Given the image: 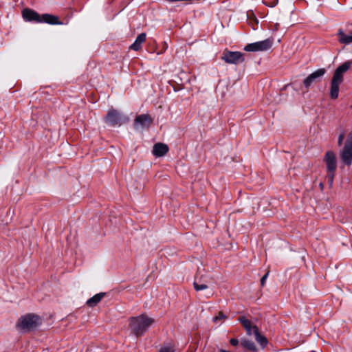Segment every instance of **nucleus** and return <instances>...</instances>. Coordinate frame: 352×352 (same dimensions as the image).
I'll list each match as a JSON object with an SVG mask.
<instances>
[{"instance_id":"f257e3e1","label":"nucleus","mask_w":352,"mask_h":352,"mask_svg":"<svg viewBox=\"0 0 352 352\" xmlns=\"http://www.w3.org/2000/svg\"><path fill=\"white\" fill-rule=\"evenodd\" d=\"M22 16L24 20L27 21H35L36 23H45L50 25H62L63 22H61L58 17L55 15H52L50 14H43L40 15L36 11L29 9L25 8L22 11Z\"/></svg>"},{"instance_id":"f03ea898","label":"nucleus","mask_w":352,"mask_h":352,"mask_svg":"<svg viewBox=\"0 0 352 352\" xmlns=\"http://www.w3.org/2000/svg\"><path fill=\"white\" fill-rule=\"evenodd\" d=\"M153 323L154 320L152 318L142 314L131 318L129 327L136 336H140L143 335Z\"/></svg>"},{"instance_id":"7ed1b4c3","label":"nucleus","mask_w":352,"mask_h":352,"mask_svg":"<svg viewBox=\"0 0 352 352\" xmlns=\"http://www.w3.org/2000/svg\"><path fill=\"white\" fill-rule=\"evenodd\" d=\"M41 324V319L38 316L28 314L22 316L17 322L16 327L23 331H30Z\"/></svg>"},{"instance_id":"20e7f679","label":"nucleus","mask_w":352,"mask_h":352,"mask_svg":"<svg viewBox=\"0 0 352 352\" xmlns=\"http://www.w3.org/2000/svg\"><path fill=\"white\" fill-rule=\"evenodd\" d=\"M351 66L352 60H346L336 69L332 76L331 88H339L343 81L344 74Z\"/></svg>"},{"instance_id":"39448f33","label":"nucleus","mask_w":352,"mask_h":352,"mask_svg":"<svg viewBox=\"0 0 352 352\" xmlns=\"http://www.w3.org/2000/svg\"><path fill=\"white\" fill-rule=\"evenodd\" d=\"M340 157L342 163L348 166L352 164V132L346 137L340 151Z\"/></svg>"},{"instance_id":"423d86ee","label":"nucleus","mask_w":352,"mask_h":352,"mask_svg":"<svg viewBox=\"0 0 352 352\" xmlns=\"http://www.w3.org/2000/svg\"><path fill=\"white\" fill-rule=\"evenodd\" d=\"M324 161L326 164L327 170L328 173L327 177L329 183L331 186L333 182L334 172L337 167L336 154L331 151H327L324 155Z\"/></svg>"},{"instance_id":"0eeeda50","label":"nucleus","mask_w":352,"mask_h":352,"mask_svg":"<svg viewBox=\"0 0 352 352\" xmlns=\"http://www.w3.org/2000/svg\"><path fill=\"white\" fill-rule=\"evenodd\" d=\"M273 44L272 38H267L265 40L248 44L244 50L247 52H258L267 51L270 50Z\"/></svg>"},{"instance_id":"6e6552de","label":"nucleus","mask_w":352,"mask_h":352,"mask_svg":"<svg viewBox=\"0 0 352 352\" xmlns=\"http://www.w3.org/2000/svg\"><path fill=\"white\" fill-rule=\"evenodd\" d=\"M226 63L229 64H239L245 60L244 55L240 52H232L224 50L221 58Z\"/></svg>"},{"instance_id":"1a4fd4ad","label":"nucleus","mask_w":352,"mask_h":352,"mask_svg":"<svg viewBox=\"0 0 352 352\" xmlns=\"http://www.w3.org/2000/svg\"><path fill=\"white\" fill-rule=\"evenodd\" d=\"M327 73L325 68H320L310 74L304 80L303 85L306 87H310L313 83L319 82Z\"/></svg>"},{"instance_id":"9d476101","label":"nucleus","mask_w":352,"mask_h":352,"mask_svg":"<svg viewBox=\"0 0 352 352\" xmlns=\"http://www.w3.org/2000/svg\"><path fill=\"white\" fill-rule=\"evenodd\" d=\"M152 123L151 118L146 114H142L136 117L134 122L135 129L148 128Z\"/></svg>"},{"instance_id":"9b49d317","label":"nucleus","mask_w":352,"mask_h":352,"mask_svg":"<svg viewBox=\"0 0 352 352\" xmlns=\"http://www.w3.org/2000/svg\"><path fill=\"white\" fill-rule=\"evenodd\" d=\"M121 120V115L113 109H110L104 118L105 122L111 126L120 124Z\"/></svg>"},{"instance_id":"f8f14e48","label":"nucleus","mask_w":352,"mask_h":352,"mask_svg":"<svg viewBox=\"0 0 352 352\" xmlns=\"http://www.w3.org/2000/svg\"><path fill=\"white\" fill-rule=\"evenodd\" d=\"M168 151V146L166 144L157 143L154 144L152 153L155 157H159L165 155Z\"/></svg>"},{"instance_id":"ddd939ff","label":"nucleus","mask_w":352,"mask_h":352,"mask_svg":"<svg viewBox=\"0 0 352 352\" xmlns=\"http://www.w3.org/2000/svg\"><path fill=\"white\" fill-rule=\"evenodd\" d=\"M239 320L242 324L249 336L252 334L254 335V328L258 329L256 326L252 325L251 322L245 317L239 318Z\"/></svg>"},{"instance_id":"4468645a","label":"nucleus","mask_w":352,"mask_h":352,"mask_svg":"<svg viewBox=\"0 0 352 352\" xmlns=\"http://www.w3.org/2000/svg\"><path fill=\"white\" fill-rule=\"evenodd\" d=\"M194 288L196 291H201L208 288L207 281L202 279L201 276H196L193 283Z\"/></svg>"},{"instance_id":"2eb2a0df","label":"nucleus","mask_w":352,"mask_h":352,"mask_svg":"<svg viewBox=\"0 0 352 352\" xmlns=\"http://www.w3.org/2000/svg\"><path fill=\"white\" fill-rule=\"evenodd\" d=\"M146 38V34L145 33L140 34L137 36L135 42L130 46V49L135 51H138L139 50H140L142 47V44L145 41Z\"/></svg>"},{"instance_id":"dca6fc26","label":"nucleus","mask_w":352,"mask_h":352,"mask_svg":"<svg viewBox=\"0 0 352 352\" xmlns=\"http://www.w3.org/2000/svg\"><path fill=\"white\" fill-rule=\"evenodd\" d=\"M338 35L339 36L338 41L340 43L348 45L352 43V32H351L349 34H346L342 30H339L338 32Z\"/></svg>"},{"instance_id":"f3484780","label":"nucleus","mask_w":352,"mask_h":352,"mask_svg":"<svg viewBox=\"0 0 352 352\" xmlns=\"http://www.w3.org/2000/svg\"><path fill=\"white\" fill-rule=\"evenodd\" d=\"M104 296V293H99L94 295L93 297L87 300V305L91 307L96 306L102 300Z\"/></svg>"},{"instance_id":"a211bd4d","label":"nucleus","mask_w":352,"mask_h":352,"mask_svg":"<svg viewBox=\"0 0 352 352\" xmlns=\"http://www.w3.org/2000/svg\"><path fill=\"white\" fill-rule=\"evenodd\" d=\"M254 337L256 341L261 344L263 347L265 346L267 344V338L262 336L258 329L254 328Z\"/></svg>"},{"instance_id":"6ab92c4d","label":"nucleus","mask_w":352,"mask_h":352,"mask_svg":"<svg viewBox=\"0 0 352 352\" xmlns=\"http://www.w3.org/2000/svg\"><path fill=\"white\" fill-rule=\"evenodd\" d=\"M241 344L243 347L247 348L250 351H254L256 350V347L252 341L245 340L241 342Z\"/></svg>"},{"instance_id":"aec40b11","label":"nucleus","mask_w":352,"mask_h":352,"mask_svg":"<svg viewBox=\"0 0 352 352\" xmlns=\"http://www.w3.org/2000/svg\"><path fill=\"white\" fill-rule=\"evenodd\" d=\"M339 95V89H331L330 97L332 99H336Z\"/></svg>"},{"instance_id":"412c9836","label":"nucleus","mask_w":352,"mask_h":352,"mask_svg":"<svg viewBox=\"0 0 352 352\" xmlns=\"http://www.w3.org/2000/svg\"><path fill=\"white\" fill-rule=\"evenodd\" d=\"M344 138V132H342L338 135V146H341L342 144Z\"/></svg>"},{"instance_id":"4be33fe9","label":"nucleus","mask_w":352,"mask_h":352,"mask_svg":"<svg viewBox=\"0 0 352 352\" xmlns=\"http://www.w3.org/2000/svg\"><path fill=\"white\" fill-rule=\"evenodd\" d=\"M159 352H174V349L171 346L164 347Z\"/></svg>"},{"instance_id":"5701e85b","label":"nucleus","mask_w":352,"mask_h":352,"mask_svg":"<svg viewBox=\"0 0 352 352\" xmlns=\"http://www.w3.org/2000/svg\"><path fill=\"white\" fill-rule=\"evenodd\" d=\"M225 318H226V316L222 312H219V315L217 316H216L215 318H214V321L216 322L218 320H221Z\"/></svg>"},{"instance_id":"b1692460","label":"nucleus","mask_w":352,"mask_h":352,"mask_svg":"<svg viewBox=\"0 0 352 352\" xmlns=\"http://www.w3.org/2000/svg\"><path fill=\"white\" fill-rule=\"evenodd\" d=\"M268 274H269V272H267L262 278H261V283L262 285H264L265 284V282L268 276Z\"/></svg>"},{"instance_id":"393cba45","label":"nucleus","mask_w":352,"mask_h":352,"mask_svg":"<svg viewBox=\"0 0 352 352\" xmlns=\"http://www.w3.org/2000/svg\"><path fill=\"white\" fill-rule=\"evenodd\" d=\"M230 343L233 346H236L239 344V340L236 338H232L230 340Z\"/></svg>"},{"instance_id":"a878e982","label":"nucleus","mask_w":352,"mask_h":352,"mask_svg":"<svg viewBox=\"0 0 352 352\" xmlns=\"http://www.w3.org/2000/svg\"><path fill=\"white\" fill-rule=\"evenodd\" d=\"M219 352H230V351L224 350V349H219Z\"/></svg>"},{"instance_id":"bb28decb","label":"nucleus","mask_w":352,"mask_h":352,"mask_svg":"<svg viewBox=\"0 0 352 352\" xmlns=\"http://www.w3.org/2000/svg\"><path fill=\"white\" fill-rule=\"evenodd\" d=\"M351 108L352 109V105L351 106Z\"/></svg>"},{"instance_id":"cd10ccee","label":"nucleus","mask_w":352,"mask_h":352,"mask_svg":"<svg viewBox=\"0 0 352 352\" xmlns=\"http://www.w3.org/2000/svg\"><path fill=\"white\" fill-rule=\"evenodd\" d=\"M312 352H314V351H312Z\"/></svg>"}]
</instances>
